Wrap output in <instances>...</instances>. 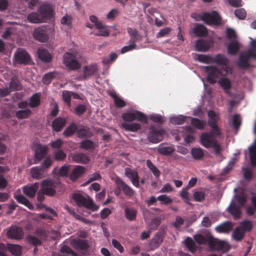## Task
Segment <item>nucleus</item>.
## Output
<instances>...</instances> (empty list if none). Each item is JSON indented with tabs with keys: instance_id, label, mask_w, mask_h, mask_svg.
<instances>
[{
	"instance_id": "obj_1",
	"label": "nucleus",
	"mask_w": 256,
	"mask_h": 256,
	"mask_svg": "<svg viewBox=\"0 0 256 256\" xmlns=\"http://www.w3.org/2000/svg\"><path fill=\"white\" fill-rule=\"evenodd\" d=\"M209 118L208 125L211 128L210 132L202 133L200 136V142L202 145L206 148H213L216 156H220L222 150V146L216 139L222 135L220 128L218 125L219 120L218 116L214 110H209L208 112Z\"/></svg>"
},
{
	"instance_id": "obj_2",
	"label": "nucleus",
	"mask_w": 256,
	"mask_h": 256,
	"mask_svg": "<svg viewBox=\"0 0 256 256\" xmlns=\"http://www.w3.org/2000/svg\"><path fill=\"white\" fill-rule=\"evenodd\" d=\"M206 72H208L206 79L210 84H214L216 79L220 76H226L230 70L228 66H222L220 68L214 66H207L205 68Z\"/></svg>"
},
{
	"instance_id": "obj_3",
	"label": "nucleus",
	"mask_w": 256,
	"mask_h": 256,
	"mask_svg": "<svg viewBox=\"0 0 256 256\" xmlns=\"http://www.w3.org/2000/svg\"><path fill=\"white\" fill-rule=\"evenodd\" d=\"M72 198L78 207H84L93 212L97 210L98 208V206L94 203L92 200L89 198H86L80 194H74Z\"/></svg>"
},
{
	"instance_id": "obj_4",
	"label": "nucleus",
	"mask_w": 256,
	"mask_h": 256,
	"mask_svg": "<svg viewBox=\"0 0 256 256\" xmlns=\"http://www.w3.org/2000/svg\"><path fill=\"white\" fill-rule=\"evenodd\" d=\"M63 63L70 70H76L81 65L78 60L76 52H67L63 56Z\"/></svg>"
},
{
	"instance_id": "obj_5",
	"label": "nucleus",
	"mask_w": 256,
	"mask_h": 256,
	"mask_svg": "<svg viewBox=\"0 0 256 256\" xmlns=\"http://www.w3.org/2000/svg\"><path fill=\"white\" fill-rule=\"evenodd\" d=\"M122 118L125 122H133L134 120H137L146 124H148V118L146 115L138 110L124 112L122 114Z\"/></svg>"
},
{
	"instance_id": "obj_6",
	"label": "nucleus",
	"mask_w": 256,
	"mask_h": 256,
	"mask_svg": "<svg viewBox=\"0 0 256 256\" xmlns=\"http://www.w3.org/2000/svg\"><path fill=\"white\" fill-rule=\"evenodd\" d=\"M198 17L208 25L220 26L221 24L222 18L216 11L204 12L202 16L199 15Z\"/></svg>"
},
{
	"instance_id": "obj_7",
	"label": "nucleus",
	"mask_w": 256,
	"mask_h": 256,
	"mask_svg": "<svg viewBox=\"0 0 256 256\" xmlns=\"http://www.w3.org/2000/svg\"><path fill=\"white\" fill-rule=\"evenodd\" d=\"M166 234V232L164 229L160 228L159 230L150 242V250H154L160 246L164 241Z\"/></svg>"
},
{
	"instance_id": "obj_8",
	"label": "nucleus",
	"mask_w": 256,
	"mask_h": 256,
	"mask_svg": "<svg viewBox=\"0 0 256 256\" xmlns=\"http://www.w3.org/2000/svg\"><path fill=\"white\" fill-rule=\"evenodd\" d=\"M256 55L252 53L251 50H246L245 52L241 54L239 56V60L238 64V66L242 68H247L250 66L249 62L250 58L256 59L254 58Z\"/></svg>"
},
{
	"instance_id": "obj_9",
	"label": "nucleus",
	"mask_w": 256,
	"mask_h": 256,
	"mask_svg": "<svg viewBox=\"0 0 256 256\" xmlns=\"http://www.w3.org/2000/svg\"><path fill=\"white\" fill-rule=\"evenodd\" d=\"M14 60L18 64H28L31 58L30 54L24 50H18L14 54Z\"/></svg>"
},
{
	"instance_id": "obj_10",
	"label": "nucleus",
	"mask_w": 256,
	"mask_h": 256,
	"mask_svg": "<svg viewBox=\"0 0 256 256\" xmlns=\"http://www.w3.org/2000/svg\"><path fill=\"white\" fill-rule=\"evenodd\" d=\"M55 188L56 184L52 180H44L42 182L40 189L42 192L46 196H54L56 192Z\"/></svg>"
},
{
	"instance_id": "obj_11",
	"label": "nucleus",
	"mask_w": 256,
	"mask_h": 256,
	"mask_svg": "<svg viewBox=\"0 0 256 256\" xmlns=\"http://www.w3.org/2000/svg\"><path fill=\"white\" fill-rule=\"evenodd\" d=\"M90 20L94 24L96 28L99 30V34H96V36H109L110 32L106 26L104 25L102 22H99L96 16H90Z\"/></svg>"
},
{
	"instance_id": "obj_12",
	"label": "nucleus",
	"mask_w": 256,
	"mask_h": 256,
	"mask_svg": "<svg viewBox=\"0 0 256 256\" xmlns=\"http://www.w3.org/2000/svg\"><path fill=\"white\" fill-rule=\"evenodd\" d=\"M164 132L163 129H158V131H149L147 134V139L151 143H158L162 140Z\"/></svg>"
},
{
	"instance_id": "obj_13",
	"label": "nucleus",
	"mask_w": 256,
	"mask_h": 256,
	"mask_svg": "<svg viewBox=\"0 0 256 256\" xmlns=\"http://www.w3.org/2000/svg\"><path fill=\"white\" fill-rule=\"evenodd\" d=\"M8 237L10 238L20 240L23 236V230L20 227L12 226L7 232Z\"/></svg>"
},
{
	"instance_id": "obj_14",
	"label": "nucleus",
	"mask_w": 256,
	"mask_h": 256,
	"mask_svg": "<svg viewBox=\"0 0 256 256\" xmlns=\"http://www.w3.org/2000/svg\"><path fill=\"white\" fill-rule=\"evenodd\" d=\"M33 36L34 39L42 42L48 41L49 38L47 31L44 28L36 29L33 32Z\"/></svg>"
},
{
	"instance_id": "obj_15",
	"label": "nucleus",
	"mask_w": 256,
	"mask_h": 256,
	"mask_svg": "<svg viewBox=\"0 0 256 256\" xmlns=\"http://www.w3.org/2000/svg\"><path fill=\"white\" fill-rule=\"evenodd\" d=\"M126 176L130 180L132 184L136 187L139 188V176L138 172L129 168L125 169Z\"/></svg>"
},
{
	"instance_id": "obj_16",
	"label": "nucleus",
	"mask_w": 256,
	"mask_h": 256,
	"mask_svg": "<svg viewBox=\"0 0 256 256\" xmlns=\"http://www.w3.org/2000/svg\"><path fill=\"white\" fill-rule=\"evenodd\" d=\"M48 149L45 146L38 144L34 152V164H37L42 160L47 154Z\"/></svg>"
},
{
	"instance_id": "obj_17",
	"label": "nucleus",
	"mask_w": 256,
	"mask_h": 256,
	"mask_svg": "<svg viewBox=\"0 0 256 256\" xmlns=\"http://www.w3.org/2000/svg\"><path fill=\"white\" fill-rule=\"evenodd\" d=\"M38 12L42 18H50L52 16V10L50 6L48 4H42L38 8Z\"/></svg>"
},
{
	"instance_id": "obj_18",
	"label": "nucleus",
	"mask_w": 256,
	"mask_h": 256,
	"mask_svg": "<svg viewBox=\"0 0 256 256\" xmlns=\"http://www.w3.org/2000/svg\"><path fill=\"white\" fill-rule=\"evenodd\" d=\"M116 182L120 187L126 196L132 197L134 195V190L126 184L121 178H118L116 180Z\"/></svg>"
},
{
	"instance_id": "obj_19",
	"label": "nucleus",
	"mask_w": 256,
	"mask_h": 256,
	"mask_svg": "<svg viewBox=\"0 0 256 256\" xmlns=\"http://www.w3.org/2000/svg\"><path fill=\"white\" fill-rule=\"evenodd\" d=\"M38 182H35L30 186H26L22 188L23 192L28 197L34 198L39 188Z\"/></svg>"
},
{
	"instance_id": "obj_20",
	"label": "nucleus",
	"mask_w": 256,
	"mask_h": 256,
	"mask_svg": "<svg viewBox=\"0 0 256 256\" xmlns=\"http://www.w3.org/2000/svg\"><path fill=\"white\" fill-rule=\"evenodd\" d=\"M218 83L227 95L232 96V93L230 92L232 83L229 78H221L218 80Z\"/></svg>"
},
{
	"instance_id": "obj_21",
	"label": "nucleus",
	"mask_w": 256,
	"mask_h": 256,
	"mask_svg": "<svg viewBox=\"0 0 256 256\" xmlns=\"http://www.w3.org/2000/svg\"><path fill=\"white\" fill-rule=\"evenodd\" d=\"M37 54L38 58L44 62L48 63L50 62L52 60L51 54L44 48H38L37 50Z\"/></svg>"
},
{
	"instance_id": "obj_22",
	"label": "nucleus",
	"mask_w": 256,
	"mask_h": 256,
	"mask_svg": "<svg viewBox=\"0 0 256 256\" xmlns=\"http://www.w3.org/2000/svg\"><path fill=\"white\" fill-rule=\"evenodd\" d=\"M233 226L232 222L226 221L216 226L215 230L218 233L228 234L232 230Z\"/></svg>"
},
{
	"instance_id": "obj_23",
	"label": "nucleus",
	"mask_w": 256,
	"mask_h": 256,
	"mask_svg": "<svg viewBox=\"0 0 256 256\" xmlns=\"http://www.w3.org/2000/svg\"><path fill=\"white\" fill-rule=\"evenodd\" d=\"M157 150L160 154L164 156H170L175 150L173 145L167 146L164 143L160 144Z\"/></svg>"
},
{
	"instance_id": "obj_24",
	"label": "nucleus",
	"mask_w": 256,
	"mask_h": 256,
	"mask_svg": "<svg viewBox=\"0 0 256 256\" xmlns=\"http://www.w3.org/2000/svg\"><path fill=\"white\" fill-rule=\"evenodd\" d=\"M86 172V168L82 166H77L72 171L70 178L72 181H76L77 179L82 176Z\"/></svg>"
},
{
	"instance_id": "obj_25",
	"label": "nucleus",
	"mask_w": 256,
	"mask_h": 256,
	"mask_svg": "<svg viewBox=\"0 0 256 256\" xmlns=\"http://www.w3.org/2000/svg\"><path fill=\"white\" fill-rule=\"evenodd\" d=\"M228 60L224 54H218L212 56V62H214L218 66H228Z\"/></svg>"
},
{
	"instance_id": "obj_26",
	"label": "nucleus",
	"mask_w": 256,
	"mask_h": 256,
	"mask_svg": "<svg viewBox=\"0 0 256 256\" xmlns=\"http://www.w3.org/2000/svg\"><path fill=\"white\" fill-rule=\"evenodd\" d=\"M66 120L65 118L58 117L55 118L52 122V128L56 132H60L65 126Z\"/></svg>"
},
{
	"instance_id": "obj_27",
	"label": "nucleus",
	"mask_w": 256,
	"mask_h": 256,
	"mask_svg": "<svg viewBox=\"0 0 256 256\" xmlns=\"http://www.w3.org/2000/svg\"><path fill=\"white\" fill-rule=\"evenodd\" d=\"M127 32L130 37V38L129 40V42H134L136 44L137 42H139L141 40L142 36L139 34L136 29L132 28H128Z\"/></svg>"
},
{
	"instance_id": "obj_28",
	"label": "nucleus",
	"mask_w": 256,
	"mask_h": 256,
	"mask_svg": "<svg viewBox=\"0 0 256 256\" xmlns=\"http://www.w3.org/2000/svg\"><path fill=\"white\" fill-rule=\"evenodd\" d=\"M5 248L7 252L9 251L12 255L20 256L22 254V247L20 245L7 244Z\"/></svg>"
},
{
	"instance_id": "obj_29",
	"label": "nucleus",
	"mask_w": 256,
	"mask_h": 256,
	"mask_svg": "<svg viewBox=\"0 0 256 256\" xmlns=\"http://www.w3.org/2000/svg\"><path fill=\"white\" fill-rule=\"evenodd\" d=\"M44 168L41 166L33 167L31 168L32 176L36 179H40L45 176Z\"/></svg>"
},
{
	"instance_id": "obj_30",
	"label": "nucleus",
	"mask_w": 256,
	"mask_h": 256,
	"mask_svg": "<svg viewBox=\"0 0 256 256\" xmlns=\"http://www.w3.org/2000/svg\"><path fill=\"white\" fill-rule=\"evenodd\" d=\"M71 244L74 248L82 250H86L88 247L87 242L85 240L80 238L72 240Z\"/></svg>"
},
{
	"instance_id": "obj_31",
	"label": "nucleus",
	"mask_w": 256,
	"mask_h": 256,
	"mask_svg": "<svg viewBox=\"0 0 256 256\" xmlns=\"http://www.w3.org/2000/svg\"><path fill=\"white\" fill-rule=\"evenodd\" d=\"M72 160L77 163L86 164L90 161L89 157L83 153H76L72 156Z\"/></svg>"
},
{
	"instance_id": "obj_32",
	"label": "nucleus",
	"mask_w": 256,
	"mask_h": 256,
	"mask_svg": "<svg viewBox=\"0 0 256 256\" xmlns=\"http://www.w3.org/2000/svg\"><path fill=\"white\" fill-rule=\"evenodd\" d=\"M122 126L125 130L132 132H136L142 128L141 124L137 122H124L122 123Z\"/></svg>"
},
{
	"instance_id": "obj_33",
	"label": "nucleus",
	"mask_w": 256,
	"mask_h": 256,
	"mask_svg": "<svg viewBox=\"0 0 256 256\" xmlns=\"http://www.w3.org/2000/svg\"><path fill=\"white\" fill-rule=\"evenodd\" d=\"M195 45L196 50L199 52H206L210 48L208 42L204 40H198Z\"/></svg>"
},
{
	"instance_id": "obj_34",
	"label": "nucleus",
	"mask_w": 256,
	"mask_h": 256,
	"mask_svg": "<svg viewBox=\"0 0 256 256\" xmlns=\"http://www.w3.org/2000/svg\"><path fill=\"white\" fill-rule=\"evenodd\" d=\"M40 104V93L36 92L30 98L29 106L32 108L38 107Z\"/></svg>"
},
{
	"instance_id": "obj_35",
	"label": "nucleus",
	"mask_w": 256,
	"mask_h": 256,
	"mask_svg": "<svg viewBox=\"0 0 256 256\" xmlns=\"http://www.w3.org/2000/svg\"><path fill=\"white\" fill-rule=\"evenodd\" d=\"M193 32L199 37L206 36L208 34L206 28L202 24L196 26L193 29Z\"/></svg>"
},
{
	"instance_id": "obj_36",
	"label": "nucleus",
	"mask_w": 256,
	"mask_h": 256,
	"mask_svg": "<svg viewBox=\"0 0 256 256\" xmlns=\"http://www.w3.org/2000/svg\"><path fill=\"white\" fill-rule=\"evenodd\" d=\"M227 48L228 52L229 54L235 55L238 52L240 48V45L238 41H232L228 44Z\"/></svg>"
},
{
	"instance_id": "obj_37",
	"label": "nucleus",
	"mask_w": 256,
	"mask_h": 256,
	"mask_svg": "<svg viewBox=\"0 0 256 256\" xmlns=\"http://www.w3.org/2000/svg\"><path fill=\"white\" fill-rule=\"evenodd\" d=\"M14 198L20 204H24L30 210L33 209V205L22 194H15Z\"/></svg>"
},
{
	"instance_id": "obj_38",
	"label": "nucleus",
	"mask_w": 256,
	"mask_h": 256,
	"mask_svg": "<svg viewBox=\"0 0 256 256\" xmlns=\"http://www.w3.org/2000/svg\"><path fill=\"white\" fill-rule=\"evenodd\" d=\"M78 126L74 122H72L63 132V135L66 138L70 137L77 132Z\"/></svg>"
},
{
	"instance_id": "obj_39",
	"label": "nucleus",
	"mask_w": 256,
	"mask_h": 256,
	"mask_svg": "<svg viewBox=\"0 0 256 256\" xmlns=\"http://www.w3.org/2000/svg\"><path fill=\"white\" fill-rule=\"evenodd\" d=\"M124 214L128 220H134L136 219L137 211L134 208L126 207L124 208Z\"/></svg>"
},
{
	"instance_id": "obj_40",
	"label": "nucleus",
	"mask_w": 256,
	"mask_h": 256,
	"mask_svg": "<svg viewBox=\"0 0 256 256\" xmlns=\"http://www.w3.org/2000/svg\"><path fill=\"white\" fill-rule=\"evenodd\" d=\"M228 212L233 216L235 220L240 218L241 210L240 208L236 204H231L228 208Z\"/></svg>"
},
{
	"instance_id": "obj_41",
	"label": "nucleus",
	"mask_w": 256,
	"mask_h": 256,
	"mask_svg": "<svg viewBox=\"0 0 256 256\" xmlns=\"http://www.w3.org/2000/svg\"><path fill=\"white\" fill-rule=\"evenodd\" d=\"M209 246L214 250H222L224 248V244L222 242L211 237V238L210 240Z\"/></svg>"
},
{
	"instance_id": "obj_42",
	"label": "nucleus",
	"mask_w": 256,
	"mask_h": 256,
	"mask_svg": "<svg viewBox=\"0 0 256 256\" xmlns=\"http://www.w3.org/2000/svg\"><path fill=\"white\" fill-rule=\"evenodd\" d=\"M80 148L82 150L92 151L95 148V144L90 140H86L80 142Z\"/></svg>"
},
{
	"instance_id": "obj_43",
	"label": "nucleus",
	"mask_w": 256,
	"mask_h": 256,
	"mask_svg": "<svg viewBox=\"0 0 256 256\" xmlns=\"http://www.w3.org/2000/svg\"><path fill=\"white\" fill-rule=\"evenodd\" d=\"M26 240L29 244H32L34 246H40L42 244L41 240L35 236L28 234L26 236Z\"/></svg>"
},
{
	"instance_id": "obj_44",
	"label": "nucleus",
	"mask_w": 256,
	"mask_h": 256,
	"mask_svg": "<svg viewBox=\"0 0 256 256\" xmlns=\"http://www.w3.org/2000/svg\"><path fill=\"white\" fill-rule=\"evenodd\" d=\"M34 234L41 240L42 242L46 240L49 235L48 231L42 228H36Z\"/></svg>"
},
{
	"instance_id": "obj_45",
	"label": "nucleus",
	"mask_w": 256,
	"mask_h": 256,
	"mask_svg": "<svg viewBox=\"0 0 256 256\" xmlns=\"http://www.w3.org/2000/svg\"><path fill=\"white\" fill-rule=\"evenodd\" d=\"M96 71V66L89 65L84 68V76L86 78L88 76L93 75Z\"/></svg>"
},
{
	"instance_id": "obj_46",
	"label": "nucleus",
	"mask_w": 256,
	"mask_h": 256,
	"mask_svg": "<svg viewBox=\"0 0 256 256\" xmlns=\"http://www.w3.org/2000/svg\"><path fill=\"white\" fill-rule=\"evenodd\" d=\"M250 158L251 165L256 166V144L249 148Z\"/></svg>"
},
{
	"instance_id": "obj_47",
	"label": "nucleus",
	"mask_w": 256,
	"mask_h": 256,
	"mask_svg": "<svg viewBox=\"0 0 256 256\" xmlns=\"http://www.w3.org/2000/svg\"><path fill=\"white\" fill-rule=\"evenodd\" d=\"M185 244L188 250L192 253H194L197 250V246L192 238L188 237L184 241Z\"/></svg>"
},
{
	"instance_id": "obj_48",
	"label": "nucleus",
	"mask_w": 256,
	"mask_h": 256,
	"mask_svg": "<svg viewBox=\"0 0 256 256\" xmlns=\"http://www.w3.org/2000/svg\"><path fill=\"white\" fill-rule=\"evenodd\" d=\"M192 124L198 130H202L204 128L206 122L205 120H202L198 118H192L191 120Z\"/></svg>"
},
{
	"instance_id": "obj_49",
	"label": "nucleus",
	"mask_w": 256,
	"mask_h": 256,
	"mask_svg": "<svg viewBox=\"0 0 256 256\" xmlns=\"http://www.w3.org/2000/svg\"><path fill=\"white\" fill-rule=\"evenodd\" d=\"M28 21L32 23H40L42 22L43 19L40 17V13L32 12L28 16Z\"/></svg>"
},
{
	"instance_id": "obj_50",
	"label": "nucleus",
	"mask_w": 256,
	"mask_h": 256,
	"mask_svg": "<svg viewBox=\"0 0 256 256\" xmlns=\"http://www.w3.org/2000/svg\"><path fill=\"white\" fill-rule=\"evenodd\" d=\"M244 232L241 228H236L232 232V236L236 241L241 240L244 236Z\"/></svg>"
},
{
	"instance_id": "obj_51",
	"label": "nucleus",
	"mask_w": 256,
	"mask_h": 256,
	"mask_svg": "<svg viewBox=\"0 0 256 256\" xmlns=\"http://www.w3.org/2000/svg\"><path fill=\"white\" fill-rule=\"evenodd\" d=\"M186 118V116L180 115L171 117L170 121L173 124H182L185 122Z\"/></svg>"
},
{
	"instance_id": "obj_52",
	"label": "nucleus",
	"mask_w": 256,
	"mask_h": 256,
	"mask_svg": "<svg viewBox=\"0 0 256 256\" xmlns=\"http://www.w3.org/2000/svg\"><path fill=\"white\" fill-rule=\"evenodd\" d=\"M191 154L195 160H200L204 155L203 150L200 148H192L191 150Z\"/></svg>"
},
{
	"instance_id": "obj_53",
	"label": "nucleus",
	"mask_w": 256,
	"mask_h": 256,
	"mask_svg": "<svg viewBox=\"0 0 256 256\" xmlns=\"http://www.w3.org/2000/svg\"><path fill=\"white\" fill-rule=\"evenodd\" d=\"M110 96L113 98L114 104L116 107L123 108L126 106V102L117 96L116 93L112 94Z\"/></svg>"
},
{
	"instance_id": "obj_54",
	"label": "nucleus",
	"mask_w": 256,
	"mask_h": 256,
	"mask_svg": "<svg viewBox=\"0 0 256 256\" xmlns=\"http://www.w3.org/2000/svg\"><path fill=\"white\" fill-rule=\"evenodd\" d=\"M32 114V111L29 109L20 110L16 112V116L18 119L28 118Z\"/></svg>"
},
{
	"instance_id": "obj_55",
	"label": "nucleus",
	"mask_w": 256,
	"mask_h": 256,
	"mask_svg": "<svg viewBox=\"0 0 256 256\" xmlns=\"http://www.w3.org/2000/svg\"><path fill=\"white\" fill-rule=\"evenodd\" d=\"M60 252L62 254L61 256H77L74 252L69 246H64L60 248Z\"/></svg>"
},
{
	"instance_id": "obj_56",
	"label": "nucleus",
	"mask_w": 256,
	"mask_h": 256,
	"mask_svg": "<svg viewBox=\"0 0 256 256\" xmlns=\"http://www.w3.org/2000/svg\"><path fill=\"white\" fill-rule=\"evenodd\" d=\"M194 238L196 242L199 244H206V243H208L209 244L210 240L211 238V237H206L198 234L196 235Z\"/></svg>"
},
{
	"instance_id": "obj_57",
	"label": "nucleus",
	"mask_w": 256,
	"mask_h": 256,
	"mask_svg": "<svg viewBox=\"0 0 256 256\" xmlns=\"http://www.w3.org/2000/svg\"><path fill=\"white\" fill-rule=\"evenodd\" d=\"M193 197L196 202H201L204 200L206 194L204 192L194 190Z\"/></svg>"
},
{
	"instance_id": "obj_58",
	"label": "nucleus",
	"mask_w": 256,
	"mask_h": 256,
	"mask_svg": "<svg viewBox=\"0 0 256 256\" xmlns=\"http://www.w3.org/2000/svg\"><path fill=\"white\" fill-rule=\"evenodd\" d=\"M146 165L149 168V169L152 172L154 175L158 178L160 176V171L158 169V168L152 164V161L150 160H146Z\"/></svg>"
},
{
	"instance_id": "obj_59",
	"label": "nucleus",
	"mask_w": 256,
	"mask_h": 256,
	"mask_svg": "<svg viewBox=\"0 0 256 256\" xmlns=\"http://www.w3.org/2000/svg\"><path fill=\"white\" fill-rule=\"evenodd\" d=\"M235 160L236 158H233L228 162V165L223 169L222 171L221 172V176H224L230 172V171L234 166Z\"/></svg>"
},
{
	"instance_id": "obj_60",
	"label": "nucleus",
	"mask_w": 256,
	"mask_h": 256,
	"mask_svg": "<svg viewBox=\"0 0 256 256\" xmlns=\"http://www.w3.org/2000/svg\"><path fill=\"white\" fill-rule=\"evenodd\" d=\"M189 188H187L186 187L185 188H183L180 192V196L184 200V202L188 204V205H191V203L190 202V198L188 195V190Z\"/></svg>"
},
{
	"instance_id": "obj_61",
	"label": "nucleus",
	"mask_w": 256,
	"mask_h": 256,
	"mask_svg": "<svg viewBox=\"0 0 256 256\" xmlns=\"http://www.w3.org/2000/svg\"><path fill=\"white\" fill-rule=\"evenodd\" d=\"M54 78V72H50L45 74L42 78V82L44 84H49Z\"/></svg>"
},
{
	"instance_id": "obj_62",
	"label": "nucleus",
	"mask_w": 256,
	"mask_h": 256,
	"mask_svg": "<svg viewBox=\"0 0 256 256\" xmlns=\"http://www.w3.org/2000/svg\"><path fill=\"white\" fill-rule=\"evenodd\" d=\"M71 92L67 90H64L62 92L63 100L69 107L71 106Z\"/></svg>"
},
{
	"instance_id": "obj_63",
	"label": "nucleus",
	"mask_w": 256,
	"mask_h": 256,
	"mask_svg": "<svg viewBox=\"0 0 256 256\" xmlns=\"http://www.w3.org/2000/svg\"><path fill=\"white\" fill-rule=\"evenodd\" d=\"M197 60L201 62L209 64L212 62V56L204 54H198Z\"/></svg>"
},
{
	"instance_id": "obj_64",
	"label": "nucleus",
	"mask_w": 256,
	"mask_h": 256,
	"mask_svg": "<svg viewBox=\"0 0 256 256\" xmlns=\"http://www.w3.org/2000/svg\"><path fill=\"white\" fill-rule=\"evenodd\" d=\"M10 86L14 90H18L22 89V86L16 78H12Z\"/></svg>"
}]
</instances>
